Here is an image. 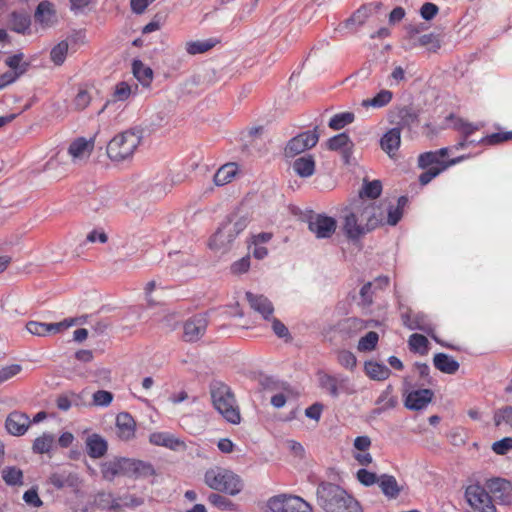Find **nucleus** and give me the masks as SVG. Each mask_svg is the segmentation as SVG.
I'll return each instance as SVG.
<instances>
[{
	"instance_id": "nucleus-48",
	"label": "nucleus",
	"mask_w": 512,
	"mask_h": 512,
	"mask_svg": "<svg viewBox=\"0 0 512 512\" xmlns=\"http://www.w3.org/2000/svg\"><path fill=\"white\" fill-rule=\"evenodd\" d=\"M371 14L370 6H362L360 7L353 15L346 21V25L349 26L351 24H357L359 26L363 25L366 20L369 18Z\"/></svg>"
},
{
	"instance_id": "nucleus-36",
	"label": "nucleus",
	"mask_w": 512,
	"mask_h": 512,
	"mask_svg": "<svg viewBox=\"0 0 512 512\" xmlns=\"http://www.w3.org/2000/svg\"><path fill=\"white\" fill-rule=\"evenodd\" d=\"M30 24V16L27 14L13 12L10 16V27L17 33H25Z\"/></svg>"
},
{
	"instance_id": "nucleus-25",
	"label": "nucleus",
	"mask_w": 512,
	"mask_h": 512,
	"mask_svg": "<svg viewBox=\"0 0 512 512\" xmlns=\"http://www.w3.org/2000/svg\"><path fill=\"white\" fill-rule=\"evenodd\" d=\"M155 475L156 470L151 463L129 458V477L146 478Z\"/></svg>"
},
{
	"instance_id": "nucleus-18",
	"label": "nucleus",
	"mask_w": 512,
	"mask_h": 512,
	"mask_svg": "<svg viewBox=\"0 0 512 512\" xmlns=\"http://www.w3.org/2000/svg\"><path fill=\"white\" fill-rule=\"evenodd\" d=\"M136 421L128 412H120L116 416V434L122 441L135 438Z\"/></svg>"
},
{
	"instance_id": "nucleus-50",
	"label": "nucleus",
	"mask_w": 512,
	"mask_h": 512,
	"mask_svg": "<svg viewBox=\"0 0 512 512\" xmlns=\"http://www.w3.org/2000/svg\"><path fill=\"white\" fill-rule=\"evenodd\" d=\"M418 42L430 52H436L441 46L438 36L433 33L420 36Z\"/></svg>"
},
{
	"instance_id": "nucleus-24",
	"label": "nucleus",
	"mask_w": 512,
	"mask_h": 512,
	"mask_svg": "<svg viewBox=\"0 0 512 512\" xmlns=\"http://www.w3.org/2000/svg\"><path fill=\"white\" fill-rule=\"evenodd\" d=\"M379 487L382 493L388 499H396L403 491V486L399 485L396 478L389 474L379 476Z\"/></svg>"
},
{
	"instance_id": "nucleus-22",
	"label": "nucleus",
	"mask_w": 512,
	"mask_h": 512,
	"mask_svg": "<svg viewBox=\"0 0 512 512\" xmlns=\"http://www.w3.org/2000/svg\"><path fill=\"white\" fill-rule=\"evenodd\" d=\"M87 454L94 459L103 457L108 449L107 441L99 434L89 435L86 439Z\"/></svg>"
},
{
	"instance_id": "nucleus-51",
	"label": "nucleus",
	"mask_w": 512,
	"mask_h": 512,
	"mask_svg": "<svg viewBox=\"0 0 512 512\" xmlns=\"http://www.w3.org/2000/svg\"><path fill=\"white\" fill-rule=\"evenodd\" d=\"M337 360L341 366L349 370H353L357 364L355 355L348 350L338 351Z\"/></svg>"
},
{
	"instance_id": "nucleus-14",
	"label": "nucleus",
	"mask_w": 512,
	"mask_h": 512,
	"mask_svg": "<svg viewBox=\"0 0 512 512\" xmlns=\"http://www.w3.org/2000/svg\"><path fill=\"white\" fill-rule=\"evenodd\" d=\"M308 227L317 238H330L336 231L337 222L332 217L318 214L309 220Z\"/></svg>"
},
{
	"instance_id": "nucleus-9",
	"label": "nucleus",
	"mask_w": 512,
	"mask_h": 512,
	"mask_svg": "<svg viewBox=\"0 0 512 512\" xmlns=\"http://www.w3.org/2000/svg\"><path fill=\"white\" fill-rule=\"evenodd\" d=\"M465 497L469 505L481 512H497L492 497L480 484H472L466 488Z\"/></svg>"
},
{
	"instance_id": "nucleus-30",
	"label": "nucleus",
	"mask_w": 512,
	"mask_h": 512,
	"mask_svg": "<svg viewBox=\"0 0 512 512\" xmlns=\"http://www.w3.org/2000/svg\"><path fill=\"white\" fill-rule=\"evenodd\" d=\"M434 366L446 374H455L459 369V363L445 353H438L433 358Z\"/></svg>"
},
{
	"instance_id": "nucleus-4",
	"label": "nucleus",
	"mask_w": 512,
	"mask_h": 512,
	"mask_svg": "<svg viewBox=\"0 0 512 512\" xmlns=\"http://www.w3.org/2000/svg\"><path fill=\"white\" fill-rule=\"evenodd\" d=\"M210 394L215 409L231 424H239L241 415L231 388L223 382L210 385Z\"/></svg>"
},
{
	"instance_id": "nucleus-55",
	"label": "nucleus",
	"mask_w": 512,
	"mask_h": 512,
	"mask_svg": "<svg viewBox=\"0 0 512 512\" xmlns=\"http://www.w3.org/2000/svg\"><path fill=\"white\" fill-rule=\"evenodd\" d=\"M28 63H24L23 68L19 71L6 72L0 76V89L4 88L10 83H13L19 76L24 74L27 70Z\"/></svg>"
},
{
	"instance_id": "nucleus-45",
	"label": "nucleus",
	"mask_w": 512,
	"mask_h": 512,
	"mask_svg": "<svg viewBox=\"0 0 512 512\" xmlns=\"http://www.w3.org/2000/svg\"><path fill=\"white\" fill-rule=\"evenodd\" d=\"M348 145L353 146L349 136L346 133H340L332 138H330L327 142V147L330 150H340L346 148Z\"/></svg>"
},
{
	"instance_id": "nucleus-12",
	"label": "nucleus",
	"mask_w": 512,
	"mask_h": 512,
	"mask_svg": "<svg viewBox=\"0 0 512 512\" xmlns=\"http://www.w3.org/2000/svg\"><path fill=\"white\" fill-rule=\"evenodd\" d=\"M208 320L205 315L197 314L183 324V338L186 342L198 341L206 332Z\"/></svg>"
},
{
	"instance_id": "nucleus-33",
	"label": "nucleus",
	"mask_w": 512,
	"mask_h": 512,
	"mask_svg": "<svg viewBox=\"0 0 512 512\" xmlns=\"http://www.w3.org/2000/svg\"><path fill=\"white\" fill-rule=\"evenodd\" d=\"M364 369L366 374L373 380L382 381L389 377L390 370L383 364L374 361L365 362Z\"/></svg>"
},
{
	"instance_id": "nucleus-11",
	"label": "nucleus",
	"mask_w": 512,
	"mask_h": 512,
	"mask_svg": "<svg viewBox=\"0 0 512 512\" xmlns=\"http://www.w3.org/2000/svg\"><path fill=\"white\" fill-rule=\"evenodd\" d=\"M489 492L500 504L510 506L512 504V484L503 478H492L486 482Z\"/></svg>"
},
{
	"instance_id": "nucleus-39",
	"label": "nucleus",
	"mask_w": 512,
	"mask_h": 512,
	"mask_svg": "<svg viewBox=\"0 0 512 512\" xmlns=\"http://www.w3.org/2000/svg\"><path fill=\"white\" fill-rule=\"evenodd\" d=\"M81 319H83V321H85L86 317L67 318L58 323H45L47 335L60 333L64 330L68 329L69 327L76 325L77 323L80 322Z\"/></svg>"
},
{
	"instance_id": "nucleus-27",
	"label": "nucleus",
	"mask_w": 512,
	"mask_h": 512,
	"mask_svg": "<svg viewBox=\"0 0 512 512\" xmlns=\"http://www.w3.org/2000/svg\"><path fill=\"white\" fill-rule=\"evenodd\" d=\"M35 20L42 25H52L56 21L54 6L49 1H42L35 11Z\"/></svg>"
},
{
	"instance_id": "nucleus-31",
	"label": "nucleus",
	"mask_w": 512,
	"mask_h": 512,
	"mask_svg": "<svg viewBox=\"0 0 512 512\" xmlns=\"http://www.w3.org/2000/svg\"><path fill=\"white\" fill-rule=\"evenodd\" d=\"M132 72L142 86H150L153 80V70L149 66L145 65L141 60H134L132 63Z\"/></svg>"
},
{
	"instance_id": "nucleus-6",
	"label": "nucleus",
	"mask_w": 512,
	"mask_h": 512,
	"mask_svg": "<svg viewBox=\"0 0 512 512\" xmlns=\"http://www.w3.org/2000/svg\"><path fill=\"white\" fill-rule=\"evenodd\" d=\"M249 218L240 216L232 221L223 223L209 240V248L215 252H228L235 238L247 227Z\"/></svg>"
},
{
	"instance_id": "nucleus-1",
	"label": "nucleus",
	"mask_w": 512,
	"mask_h": 512,
	"mask_svg": "<svg viewBox=\"0 0 512 512\" xmlns=\"http://www.w3.org/2000/svg\"><path fill=\"white\" fill-rule=\"evenodd\" d=\"M382 223L378 208L373 204L359 199L346 210L344 231L349 239H358L375 229Z\"/></svg>"
},
{
	"instance_id": "nucleus-41",
	"label": "nucleus",
	"mask_w": 512,
	"mask_h": 512,
	"mask_svg": "<svg viewBox=\"0 0 512 512\" xmlns=\"http://www.w3.org/2000/svg\"><path fill=\"white\" fill-rule=\"evenodd\" d=\"M382 192V183L379 180L364 181L363 190L360 192L359 197L363 199V195L370 198L376 199Z\"/></svg>"
},
{
	"instance_id": "nucleus-15",
	"label": "nucleus",
	"mask_w": 512,
	"mask_h": 512,
	"mask_svg": "<svg viewBox=\"0 0 512 512\" xmlns=\"http://www.w3.org/2000/svg\"><path fill=\"white\" fill-rule=\"evenodd\" d=\"M434 392L431 389H416L407 393L404 406L413 411L425 409L433 400Z\"/></svg>"
},
{
	"instance_id": "nucleus-58",
	"label": "nucleus",
	"mask_w": 512,
	"mask_h": 512,
	"mask_svg": "<svg viewBox=\"0 0 512 512\" xmlns=\"http://www.w3.org/2000/svg\"><path fill=\"white\" fill-rule=\"evenodd\" d=\"M76 398H79V396L76 395L75 393L61 394L56 399V405L58 409L62 411H67L71 408Z\"/></svg>"
},
{
	"instance_id": "nucleus-5",
	"label": "nucleus",
	"mask_w": 512,
	"mask_h": 512,
	"mask_svg": "<svg viewBox=\"0 0 512 512\" xmlns=\"http://www.w3.org/2000/svg\"><path fill=\"white\" fill-rule=\"evenodd\" d=\"M204 483L212 490L235 496L243 489L242 479L229 469L213 467L204 474Z\"/></svg>"
},
{
	"instance_id": "nucleus-23",
	"label": "nucleus",
	"mask_w": 512,
	"mask_h": 512,
	"mask_svg": "<svg viewBox=\"0 0 512 512\" xmlns=\"http://www.w3.org/2000/svg\"><path fill=\"white\" fill-rule=\"evenodd\" d=\"M401 144V129L395 127L387 131L380 140L381 148L390 156L394 155Z\"/></svg>"
},
{
	"instance_id": "nucleus-42",
	"label": "nucleus",
	"mask_w": 512,
	"mask_h": 512,
	"mask_svg": "<svg viewBox=\"0 0 512 512\" xmlns=\"http://www.w3.org/2000/svg\"><path fill=\"white\" fill-rule=\"evenodd\" d=\"M355 116L352 112H344L334 115L329 121V127L333 130H340L352 123Z\"/></svg>"
},
{
	"instance_id": "nucleus-2",
	"label": "nucleus",
	"mask_w": 512,
	"mask_h": 512,
	"mask_svg": "<svg viewBox=\"0 0 512 512\" xmlns=\"http://www.w3.org/2000/svg\"><path fill=\"white\" fill-rule=\"evenodd\" d=\"M318 505L325 512H362L360 503L342 487L330 482H322L316 490Z\"/></svg>"
},
{
	"instance_id": "nucleus-47",
	"label": "nucleus",
	"mask_w": 512,
	"mask_h": 512,
	"mask_svg": "<svg viewBox=\"0 0 512 512\" xmlns=\"http://www.w3.org/2000/svg\"><path fill=\"white\" fill-rule=\"evenodd\" d=\"M92 100V97L88 90L79 89L76 96L73 99L74 109L78 112L83 111L87 108Z\"/></svg>"
},
{
	"instance_id": "nucleus-44",
	"label": "nucleus",
	"mask_w": 512,
	"mask_h": 512,
	"mask_svg": "<svg viewBox=\"0 0 512 512\" xmlns=\"http://www.w3.org/2000/svg\"><path fill=\"white\" fill-rule=\"evenodd\" d=\"M428 339L422 334H412L409 337V347L412 351L424 354L427 352Z\"/></svg>"
},
{
	"instance_id": "nucleus-57",
	"label": "nucleus",
	"mask_w": 512,
	"mask_h": 512,
	"mask_svg": "<svg viewBox=\"0 0 512 512\" xmlns=\"http://www.w3.org/2000/svg\"><path fill=\"white\" fill-rule=\"evenodd\" d=\"M113 400V394L106 390H98L93 394L94 406H108Z\"/></svg>"
},
{
	"instance_id": "nucleus-56",
	"label": "nucleus",
	"mask_w": 512,
	"mask_h": 512,
	"mask_svg": "<svg viewBox=\"0 0 512 512\" xmlns=\"http://www.w3.org/2000/svg\"><path fill=\"white\" fill-rule=\"evenodd\" d=\"M496 426H500L503 422L512 426V406H507L498 410L494 415Z\"/></svg>"
},
{
	"instance_id": "nucleus-35",
	"label": "nucleus",
	"mask_w": 512,
	"mask_h": 512,
	"mask_svg": "<svg viewBox=\"0 0 512 512\" xmlns=\"http://www.w3.org/2000/svg\"><path fill=\"white\" fill-rule=\"evenodd\" d=\"M392 387L388 386L378 397L376 405H380L379 408L373 410V414H380L383 411L393 409L396 407L398 401L397 398L392 396Z\"/></svg>"
},
{
	"instance_id": "nucleus-37",
	"label": "nucleus",
	"mask_w": 512,
	"mask_h": 512,
	"mask_svg": "<svg viewBox=\"0 0 512 512\" xmlns=\"http://www.w3.org/2000/svg\"><path fill=\"white\" fill-rule=\"evenodd\" d=\"M2 479L9 486L23 484V472L15 466L5 467L2 470Z\"/></svg>"
},
{
	"instance_id": "nucleus-20",
	"label": "nucleus",
	"mask_w": 512,
	"mask_h": 512,
	"mask_svg": "<svg viewBox=\"0 0 512 512\" xmlns=\"http://www.w3.org/2000/svg\"><path fill=\"white\" fill-rule=\"evenodd\" d=\"M246 298L250 307L262 315L265 320H269L274 312L271 301L263 295H255L251 292L246 293Z\"/></svg>"
},
{
	"instance_id": "nucleus-49",
	"label": "nucleus",
	"mask_w": 512,
	"mask_h": 512,
	"mask_svg": "<svg viewBox=\"0 0 512 512\" xmlns=\"http://www.w3.org/2000/svg\"><path fill=\"white\" fill-rule=\"evenodd\" d=\"M512 140V131L509 132H498L493 133L491 135H487L486 137L480 140V143L485 145H497L502 142H506Z\"/></svg>"
},
{
	"instance_id": "nucleus-61",
	"label": "nucleus",
	"mask_w": 512,
	"mask_h": 512,
	"mask_svg": "<svg viewBox=\"0 0 512 512\" xmlns=\"http://www.w3.org/2000/svg\"><path fill=\"white\" fill-rule=\"evenodd\" d=\"M492 450L498 455H505L508 451L512 450V437H505L494 442Z\"/></svg>"
},
{
	"instance_id": "nucleus-26",
	"label": "nucleus",
	"mask_w": 512,
	"mask_h": 512,
	"mask_svg": "<svg viewBox=\"0 0 512 512\" xmlns=\"http://www.w3.org/2000/svg\"><path fill=\"white\" fill-rule=\"evenodd\" d=\"M461 157L445 161L439 159L434 151H429L421 154L418 158V166L422 169H426L432 166H443L447 165V168L459 162Z\"/></svg>"
},
{
	"instance_id": "nucleus-32",
	"label": "nucleus",
	"mask_w": 512,
	"mask_h": 512,
	"mask_svg": "<svg viewBox=\"0 0 512 512\" xmlns=\"http://www.w3.org/2000/svg\"><path fill=\"white\" fill-rule=\"evenodd\" d=\"M220 41L214 38L207 40L189 41L185 45L186 52L190 55L202 54L214 48Z\"/></svg>"
},
{
	"instance_id": "nucleus-63",
	"label": "nucleus",
	"mask_w": 512,
	"mask_h": 512,
	"mask_svg": "<svg viewBox=\"0 0 512 512\" xmlns=\"http://www.w3.org/2000/svg\"><path fill=\"white\" fill-rule=\"evenodd\" d=\"M26 329L32 335L39 336V337L47 336L45 323H43V322L28 321L26 323Z\"/></svg>"
},
{
	"instance_id": "nucleus-21",
	"label": "nucleus",
	"mask_w": 512,
	"mask_h": 512,
	"mask_svg": "<svg viewBox=\"0 0 512 512\" xmlns=\"http://www.w3.org/2000/svg\"><path fill=\"white\" fill-rule=\"evenodd\" d=\"M49 483L56 489H63L65 487L77 488L81 481L76 473L62 471L52 473L49 477Z\"/></svg>"
},
{
	"instance_id": "nucleus-16",
	"label": "nucleus",
	"mask_w": 512,
	"mask_h": 512,
	"mask_svg": "<svg viewBox=\"0 0 512 512\" xmlns=\"http://www.w3.org/2000/svg\"><path fill=\"white\" fill-rule=\"evenodd\" d=\"M149 442L152 445L165 447L172 451H185L187 449V445L182 439L168 432L151 433Z\"/></svg>"
},
{
	"instance_id": "nucleus-29",
	"label": "nucleus",
	"mask_w": 512,
	"mask_h": 512,
	"mask_svg": "<svg viewBox=\"0 0 512 512\" xmlns=\"http://www.w3.org/2000/svg\"><path fill=\"white\" fill-rule=\"evenodd\" d=\"M293 169L302 178L310 177L315 172V160L312 155H305L293 162Z\"/></svg>"
},
{
	"instance_id": "nucleus-17",
	"label": "nucleus",
	"mask_w": 512,
	"mask_h": 512,
	"mask_svg": "<svg viewBox=\"0 0 512 512\" xmlns=\"http://www.w3.org/2000/svg\"><path fill=\"white\" fill-rule=\"evenodd\" d=\"M30 426V419L27 414L13 411L8 414L5 420L7 432L13 436L24 435Z\"/></svg>"
},
{
	"instance_id": "nucleus-3",
	"label": "nucleus",
	"mask_w": 512,
	"mask_h": 512,
	"mask_svg": "<svg viewBox=\"0 0 512 512\" xmlns=\"http://www.w3.org/2000/svg\"><path fill=\"white\" fill-rule=\"evenodd\" d=\"M143 139V129L129 128L116 134L107 144L106 153L113 162H123L133 157Z\"/></svg>"
},
{
	"instance_id": "nucleus-19",
	"label": "nucleus",
	"mask_w": 512,
	"mask_h": 512,
	"mask_svg": "<svg viewBox=\"0 0 512 512\" xmlns=\"http://www.w3.org/2000/svg\"><path fill=\"white\" fill-rule=\"evenodd\" d=\"M319 383L321 388L328 391L332 397H338L340 390L349 392L348 379L344 377H336L326 373H320Z\"/></svg>"
},
{
	"instance_id": "nucleus-54",
	"label": "nucleus",
	"mask_w": 512,
	"mask_h": 512,
	"mask_svg": "<svg viewBox=\"0 0 512 512\" xmlns=\"http://www.w3.org/2000/svg\"><path fill=\"white\" fill-rule=\"evenodd\" d=\"M22 371V366L19 364H12L0 368V383L6 382L13 377L17 376Z\"/></svg>"
},
{
	"instance_id": "nucleus-7",
	"label": "nucleus",
	"mask_w": 512,
	"mask_h": 512,
	"mask_svg": "<svg viewBox=\"0 0 512 512\" xmlns=\"http://www.w3.org/2000/svg\"><path fill=\"white\" fill-rule=\"evenodd\" d=\"M272 512H312V506L303 498L291 494H279L267 502Z\"/></svg>"
},
{
	"instance_id": "nucleus-40",
	"label": "nucleus",
	"mask_w": 512,
	"mask_h": 512,
	"mask_svg": "<svg viewBox=\"0 0 512 512\" xmlns=\"http://www.w3.org/2000/svg\"><path fill=\"white\" fill-rule=\"evenodd\" d=\"M54 443V436L52 434H46L37 437L33 443V451L38 454L48 453Z\"/></svg>"
},
{
	"instance_id": "nucleus-34",
	"label": "nucleus",
	"mask_w": 512,
	"mask_h": 512,
	"mask_svg": "<svg viewBox=\"0 0 512 512\" xmlns=\"http://www.w3.org/2000/svg\"><path fill=\"white\" fill-rule=\"evenodd\" d=\"M393 98V93L390 90L383 89L376 94L373 98L364 99L361 106L364 108H382L387 106Z\"/></svg>"
},
{
	"instance_id": "nucleus-46",
	"label": "nucleus",
	"mask_w": 512,
	"mask_h": 512,
	"mask_svg": "<svg viewBox=\"0 0 512 512\" xmlns=\"http://www.w3.org/2000/svg\"><path fill=\"white\" fill-rule=\"evenodd\" d=\"M67 52L68 43L66 41H61L51 50V60L55 65H61L64 63L66 59Z\"/></svg>"
},
{
	"instance_id": "nucleus-13",
	"label": "nucleus",
	"mask_w": 512,
	"mask_h": 512,
	"mask_svg": "<svg viewBox=\"0 0 512 512\" xmlns=\"http://www.w3.org/2000/svg\"><path fill=\"white\" fill-rule=\"evenodd\" d=\"M94 146V138L86 139L85 137H78L70 143L68 154L71 156L74 164L85 162L90 158Z\"/></svg>"
},
{
	"instance_id": "nucleus-52",
	"label": "nucleus",
	"mask_w": 512,
	"mask_h": 512,
	"mask_svg": "<svg viewBox=\"0 0 512 512\" xmlns=\"http://www.w3.org/2000/svg\"><path fill=\"white\" fill-rule=\"evenodd\" d=\"M446 169L447 165L428 167V169L419 176L420 184L423 186L427 185L432 179L437 177L441 172H443Z\"/></svg>"
},
{
	"instance_id": "nucleus-53",
	"label": "nucleus",
	"mask_w": 512,
	"mask_h": 512,
	"mask_svg": "<svg viewBox=\"0 0 512 512\" xmlns=\"http://www.w3.org/2000/svg\"><path fill=\"white\" fill-rule=\"evenodd\" d=\"M356 476L357 480L366 487L372 486L376 483L379 484V477L377 474L366 469L358 470Z\"/></svg>"
},
{
	"instance_id": "nucleus-28",
	"label": "nucleus",
	"mask_w": 512,
	"mask_h": 512,
	"mask_svg": "<svg viewBox=\"0 0 512 512\" xmlns=\"http://www.w3.org/2000/svg\"><path fill=\"white\" fill-rule=\"evenodd\" d=\"M238 171V165L234 162L222 165L213 177V181L217 186H223L230 183Z\"/></svg>"
},
{
	"instance_id": "nucleus-60",
	"label": "nucleus",
	"mask_w": 512,
	"mask_h": 512,
	"mask_svg": "<svg viewBox=\"0 0 512 512\" xmlns=\"http://www.w3.org/2000/svg\"><path fill=\"white\" fill-rule=\"evenodd\" d=\"M131 95V87L126 82H120L116 85L113 92L115 101H125Z\"/></svg>"
},
{
	"instance_id": "nucleus-38",
	"label": "nucleus",
	"mask_w": 512,
	"mask_h": 512,
	"mask_svg": "<svg viewBox=\"0 0 512 512\" xmlns=\"http://www.w3.org/2000/svg\"><path fill=\"white\" fill-rule=\"evenodd\" d=\"M399 122L398 125L401 127H410L419 120V112L414 110L412 107H402L398 112Z\"/></svg>"
},
{
	"instance_id": "nucleus-43",
	"label": "nucleus",
	"mask_w": 512,
	"mask_h": 512,
	"mask_svg": "<svg viewBox=\"0 0 512 512\" xmlns=\"http://www.w3.org/2000/svg\"><path fill=\"white\" fill-rule=\"evenodd\" d=\"M379 340V336L375 331L368 332L365 336L361 337L357 349L359 351H372L375 349Z\"/></svg>"
},
{
	"instance_id": "nucleus-62",
	"label": "nucleus",
	"mask_w": 512,
	"mask_h": 512,
	"mask_svg": "<svg viewBox=\"0 0 512 512\" xmlns=\"http://www.w3.org/2000/svg\"><path fill=\"white\" fill-rule=\"evenodd\" d=\"M438 12V6L431 2L424 3L420 9L421 17L427 21L432 20L438 14Z\"/></svg>"
},
{
	"instance_id": "nucleus-8",
	"label": "nucleus",
	"mask_w": 512,
	"mask_h": 512,
	"mask_svg": "<svg viewBox=\"0 0 512 512\" xmlns=\"http://www.w3.org/2000/svg\"><path fill=\"white\" fill-rule=\"evenodd\" d=\"M319 137L320 134L317 126L313 130L299 133L287 142L284 149L285 157L293 158L306 150L313 148L318 143Z\"/></svg>"
},
{
	"instance_id": "nucleus-64",
	"label": "nucleus",
	"mask_w": 512,
	"mask_h": 512,
	"mask_svg": "<svg viewBox=\"0 0 512 512\" xmlns=\"http://www.w3.org/2000/svg\"><path fill=\"white\" fill-rule=\"evenodd\" d=\"M372 283L367 282L360 289L361 303L364 306H370L373 303Z\"/></svg>"
},
{
	"instance_id": "nucleus-10",
	"label": "nucleus",
	"mask_w": 512,
	"mask_h": 512,
	"mask_svg": "<svg viewBox=\"0 0 512 512\" xmlns=\"http://www.w3.org/2000/svg\"><path fill=\"white\" fill-rule=\"evenodd\" d=\"M100 471L104 480L112 482L116 477H129V458L115 457L100 465Z\"/></svg>"
},
{
	"instance_id": "nucleus-59",
	"label": "nucleus",
	"mask_w": 512,
	"mask_h": 512,
	"mask_svg": "<svg viewBox=\"0 0 512 512\" xmlns=\"http://www.w3.org/2000/svg\"><path fill=\"white\" fill-rule=\"evenodd\" d=\"M293 395H294L293 390L290 387L283 386V392L275 394L271 398V404L275 408H281L285 405L287 398L290 396H293Z\"/></svg>"
}]
</instances>
